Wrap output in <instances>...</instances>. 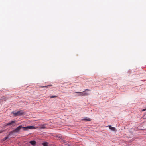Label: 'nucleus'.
<instances>
[{"instance_id": "8", "label": "nucleus", "mask_w": 146, "mask_h": 146, "mask_svg": "<svg viewBox=\"0 0 146 146\" xmlns=\"http://www.w3.org/2000/svg\"><path fill=\"white\" fill-rule=\"evenodd\" d=\"M29 143L32 145H35L36 144V142L35 141H30Z\"/></svg>"}, {"instance_id": "17", "label": "nucleus", "mask_w": 146, "mask_h": 146, "mask_svg": "<svg viewBox=\"0 0 146 146\" xmlns=\"http://www.w3.org/2000/svg\"><path fill=\"white\" fill-rule=\"evenodd\" d=\"M144 117H146V116H145V115H144Z\"/></svg>"}, {"instance_id": "1", "label": "nucleus", "mask_w": 146, "mask_h": 146, "mask_svg": "<svg viewBox=\"0 0 146 146\" xmlns=\"http://www.w3.org/2000/svg\"><path fill=\"white\" fill-rule=\"evenodd\" d=\"M90 90L89 89H86L85 91L83 92H76V93H79V94L78 95V96H88L89 95V94L88 93L85 92L86 91H90Z\"/></svg>"}, {"instance_id": "7", "label": "nucleus", "mask_w": 146, "mask_h": 146, "mask_svg": "<svg viewBox=\"0 0 146 146\" xmlns=\"http://www.w3.org/2000/svg\"><path fill=\"white\" fill-rule=\"evenodd\" d=\"M107 127H108L112 131H116V129L115 127H112L111 125L107 126Z\"/></svg>"}, {"instance_id": "13", "label": "nucleus", "mask_w": 146, "mask_h": 146, "mask_svg": "<svg viewBox=\"0 0 146 146\" xmlns=\"http://www.w3.org/2000/svg\"><path fill=\"white\" fill-rule=\"evenodd\" d=\"M1 100H4L5 101V97L4 96L2 97V98H1Z\"/></svg>"}, {"instance_id": "5", "label": "nucleus", "mask_w": 146, "mask_h": 146, "mask_svg": "<svg viewBox=\"0 0 146 146\" xmlns=\"http://www.w3.org/2000/svg\"><path fill=\"white\" fill-rule=\"evenodd\" d=\"M47 125V124H42L39 125V128L41 129H45L46 128V126Z\"/></svg>"}, {"instance_id": "14", "label": "nucleus", "mask_w": 146, "mask_h": 146, "mask_svg": "<svg viewBox=\"0 0 146 146\" xmlns=\"http://www.w3.org/2000/svg\"><path fill=\"white\" fill-rule=\"evenodd\" d=\"M8 138V137H6L3 139V141H5V140H6Z\"/></svg>"}, {"instance_id": "12", "label": "nucleus", "mask_w": 146, "mask_h": 146, "mask_svg": "<svg viewBox=\"0 0 146 146\" xmlns=\"http://www.w3.org/2000/svg\"><path fill=\"white\" fill-rule=\"evenodd\" d=\"M84 119L88 121H91L90 119V118L85 119Z\"/></svg>"}, {"instance_id": "2", "label": "nucleus", "mask_w": 146, "mask_h": 146, "mask_svg": "<svg viewBox=\"0 0 146 146\" xmlns=\"http://www.w3.org/2000/svg\"><path fill=\"white\" fill-rule=\"evenodd\" d=\"M12 113L13 114V115L15 117H17L21 115L23 113L22 111H20L16 112L13 111L12 112Z\"/></svg>"}, {"instance_id": "4", "label": "nucleus", "mask_w": 146, "mask_h": 146, "mask_svg": "<svg viewBox=\"0 0 146 146\" xmlns=\"http://www.w3.org/2000/svg\"><path fill=\"white\" fill-rule=\"evenodd\" d=\"M22 128V125H20L17 127L16 129L13 130V131L14 132L17 133Z\"/></svg>"}, {"instance_id": "10", "label": "nucleus", "mask_w": 146, "mask_h": 146, "mask_svg": "<svg viewBox=\"0 0 146 146\" xmlns=\"http://www.w3.org/2000/svg\"><path fill=\"white\" fill-rule=\"evenodd\" d=\"M52 86V85H48L45 86H41L40 87V88H44V87H45V88H48L49 86Z\"/></svg>"}, {"instance_id": "16", "label": "nucleus", "mask_w": 146, "mask_h": 146, "mask_svg": "<svg viewBox=\"0 0 146 146\" xmlns=\"http://www.w3.org/2000/svg\"><path fill=\"white\" fill-rule=\"evenodd\" d=\"M146 109H144L143 110H142V111H146Z\"/></svg>"}, {"instance_id": "6", "label": "nucleus", "mask_w": 146, "mask_h": 146, "mask_svg": "<svg viewBox=\"0 0 146 146\" xmlns=\"http://www.w3.org/2000/svg\"><path fill=\"white\" fill-rule=\"evenodd\" d=\"M16 122L15 121H11V122H9L6 125V126L8 125H14V124Z\"/></svg>"}, {"instance_id": "11", "label": "nucleus", "mask_w": 146, "mask_h": 146, "mask_svg": "<svg viewBox=\"0 0 146 146\" xmlns=\"http://www.w3.org/2000/svg\"><path fill=\"white\" fill-rule=\"evenodd\" d=\"M50 98H52L56 97L57 96H50Z\"/></svg>"}, {"instance_id": "15", "label": "nucleus", "mask_w": 146, "mask_h": 146, "mask_svg": "<svg viewBox=\"0 0 146 146\" xmlns=\"http://www.w3.org/2000/svg\"><path fill=\"white\" fill-rule=\"evenodd\" d=\"M3 130H1L0 131V133H1L3 132Z\"/></svg>"}, {"instance_id": "3", "label": "nucleus", "mask_w": 146, "mask_h": 146, "mask_svg": "<svg viewBox=\"0 0 146 146\" xmlns=\"http://www.w3.org/2000/svg\"><path fill=\"white\" fill-rule=\"evenodd\" d=\"M22 128L23 129V130L24 131H26L29 129H36V128H35L34 126H28L27 127H23Z\"/></svg>"}, {"instance_id": "9", "label": "nucleus", "mask_w": 146, "mask_h": 146, "mask_svg": "<svg viewBox=\"0 0 146 146\" xmlns=\"http://www.w3.org/2000/svg\"><path fill=\"white\" fill-rule=\"evenodd\" d=\"M42 145L44 146H48V143L47 142H45L42 143Z\"/></svg>"}]
</instances>
